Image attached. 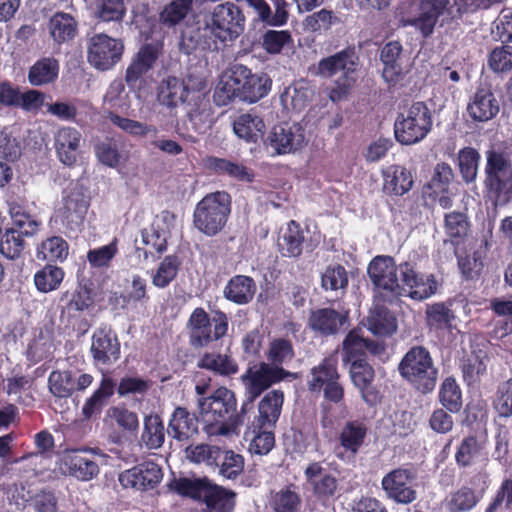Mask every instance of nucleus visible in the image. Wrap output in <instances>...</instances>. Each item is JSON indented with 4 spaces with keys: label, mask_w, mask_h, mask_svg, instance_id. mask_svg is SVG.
Listing matches in <instances>:
<instances>
[{
    "label": "nucleus",
    "mask_w": 512,
    "mask_h": 512,
    "mask_svg": "<svg viewBox=\"0 0 512 512\" xmlns=\"http://www.w3.org/2000/svg\"><path fill=\"white\" fill-rule=\"evenodd\" d=\"M197 367L208 370L215 376L232 377L239 371L237 361L227 353L205 352L197 361Z\"/></svg>",
    "instance_id": "obj_35"
},
{
    "label": "nucleus",
    "mask_w": 512,
    "mask_h": 512,
    "mask_svg": "<svg viewBox=\"0 0 512 512\" xmlns=\"http://www.w3.org/2000/svg\"><path fill=\"white\" fill-rule=\"evenodd\" d=\"M367 328L375 336L388 337L397 331V318L385 305L376 304L367 317Z\"/></svg>",
    "instance_id": "obj_38"
},
{
    "label": "nucleus",
    "mask_w": 512,
    "mask_h": 512,
    "mask_svg": "<svg viewBox=\"0 0 512 512\" xmlns=\"http://www.w3.org/2000/svg\"><path fill=\"white\" fill-rule=\"evenodd\" d=\"M188 341L194 349L208 347L228 333L229 319L221 310L214 313L213 318L202 307L195 308L187 321Z\"/></svg>",
    "instance_id": "obj_8"
},
{
    "label": "nucleus",
    "mask_w": 512,
    "mask_h": 512,
    "mask_svg": "<svg viewBox=\"0 0 512 512\" xmlns=\"http://www.w3.org/2000/svg\"><path fill=\"white\" fill-rule=\"evenodd\" d=\"M210 481L207 478L190 479L186 477L174 478L169 487L172 491L176 492L182 497H187L196 501H201L204 498Z\"/></svg>",
    "instance_id": "obj_47"
},
{
    "label": "nucleus",
    "mask_w": 512,
    "mask_h": 512,
    "mask_svg": "<svg viewBox=\"0 0 512 512\" xmlns=\"http://www.w3.org/2000/svg\"><path fill=\"white\" fill-rule=\"evenodd\" d=\"M367 273L375 291L384 301L397 298L400 282V264L391 256H376L368 265Z\"/></svg>",
    "instance_id": "obj_12"
},
{
    "label": "nucleus",
    "mask_w": 512,
    "mask_h": 512,
    "mask_svg": "<svg viewBox=\"0 0 512 512\" xmlns=\"http://www.w3.org/2000/svg\"><path fill=\"white\" fill-rule=\"evenodd\" d=\"M85 450H67L61 458V469L81 481H88L99 473L98 464L85 455Z\"/></svg>",
    "instance_id": "obj_26"
},
{
    "label": "nucleus",
    "mask_w": 512,
    "mask_h": 512,
    "mask_svg": "<svg viewBox=\"0 0 512 512\" xmlns=\"http://www.w3.org/2000/svg\"><path fill=\"white\" fill-rule=\"evenodd\" d=\"M483 187L494 209L512 201V144H492L485 151Z\"/></svg>",
    "instance_id": "obj_2"
},
{
    "label": "nucleus",
    "mask_w": 512,
    "mask_h": 512,
    "mask_svg": "<svg viewBox=\"0 0 512 512\" xmlns=\"http://www.w3.org/2000/svg\"><path fill=\"white\" fill-rule=\"evenodd\" d=\"M512 43H502L490 50L487 66L496 75H506L512 71Z\"/></svg>",
    "instance_id": "obj_51"
},
{
    "label": "nucleus",
    "mask_w": 512,
    "mask_h": 512,
    "mask_svg": "<svg viewBox=\"0 0 512 512\" xmlns=\"http://www.w3.org/2000/svg\"><path fill=\"white\" fill-rule=\"evenodd\" d=\"M123 52V42L105 33L95 34L88 41V62L100 71H107L114 67L121 60Z\"/></svg>",
    "instance_id": "obj_14"
},
{
    "label": "nucleus",
    "mask_w": 512,
    "mask_h": 512,
    "mask_svg": "<svg viewBox=\"0 0 512 512\" xmlns=\"http://www.w3.org/2000/svg\"><path fill=\"white\" fill-rule=\"evenodd\" d=\"M116 384L111 377H103L98 388L88 397L82 406V415L91 419L100 415L103 408L108 405L114 395Z\"/></svg>",
    "instance_id": "obj_39"
},
{
    "label": "nucleus",
    "mask_w": 512,
    "mask_h": 512,
    "mask_svg": "<svg viewBox=\"0 0 512 512\" xmlns=\"http://www.w3.org/2000/svg\"><path fill=\"white\" fill-rule=\"evenodd\" d=\"M127 12L124 0H98L95 17L101 22L121 24Z\"/></svg>",
    "instance_id": "obj_60"
},
{
    "label": "nucleus",
    "mask_w": 512,
    "mask_h": 512,
    "mask_svg": "<svg viewBox=\"0 0 512 512\" xmlns=\"http://www.w3.org/2000/svg\"><path fill=\"white\" fill-rule=\"evenodd\" d=\"M304 477L317 502L326 506L335 500L339 481L334 474L327 471L321 462H310L304 469Z\"/></svg>",
    "instance_id": "obj_17"
},
{
    "label": "nucleus",
    "mask_w": 512,
    "mask_h": 512,
    "mask_svg": "<svg viewBox=\"0 0 512 512\" xmlns=\"http://www.w3.org/2000/svg\"><path fill=\"white\" fill-rule=\"evenodd\" d=\"M106 417L121 431L136 434L139 430V419L136 412L129 410L125 405L111 406Z\"/></svg>",
    "instance_id": "obj_55"
},
{
    "label": "nucleus",
    "mask_w": 512,
    "mask_h": 512,
    "mask_svg": "<svg viewBox=\"0 0 512 512\" xmlns=\"http://www.w3.org/2000/svg\"><path fill=\"white\" fill-rule=\"evenodd\" d=\"M59 70L60 64L56 58L42 57L29 68L27 78L32 86H45L57 80Z\"/></svg>",
    "instance_id": "obj_42"
},
{
    "label": "nucleus",
    "mask_w": 512,
    "mask_h": 512,
    "mask_svg": "<svg viewBox=\"0 0 512 512\" xmlns=\"http://www.w3.org/2000/svg\"><path fill=\"white\" fill-rule=\"evenodd\" d=\"M81 133L73 127L60 128L54 137V146L61 163L73 166L79 154Z\"/></svg>",
    "instance_id": "obj_28"
},
{
    "label": "nucleus",
    "mask_w": 512,
    "mask_h": 512,
    "mask_svg": "<svg viewBox=\"0 0 512 512\" xmlns=\"http://www.w3.org/2000/svg\"><path fill=\"white\" fill-rule=\"evenodd\" d=\"M426 324L431 330H450L455 320L453 310L444 302H436L426 307Z\"/></svg>",
    "instance_id": "obj_50"
},
{
    "label": "nucleus",
    "mask_w": 512,
    "mask_h": 512,
    "mask_svg": "<svg viewBox=\"0 0 512 512\" xmlns=\"http://www.w3.org/2000/svg\"><path fill=\"white\" fill-rule=\"evenodd\" d=\"M49 34L57 45L71 42L78 34V22L71 14L58 11L47 24Z\"/></svg>",
    "instance_id": "obj_36"
},
{
    "label": "nucleus",
    "mask_w": 512,
    "mask_h": 512,
    "mask_svg": "<svg viewBox=\"0 0 512 512\" xmlns=\"http://www.w3.org/2000/svg\"><path fill=\"white\" fill-rule=\"evenodd\" d=\"M340 378L338 358L331 354L311 369L308 389L313 393L323 391L327 401L338 404L344 399V387Z\"/></svg>",
    "instance_id": "obj_10"
},
{
    "label": "nucleus",
    "mask_w": 512,
    "mask_h": 512,
    "mask_svg": "<svg viewBox=\"0 0 512 512\" xmlns=\"http://www.w3.org/2000/svg\"><path fill=\"white\" fill-rule=\"evenodd\" d=\"M352 349L353 354L368 359L367 353L380 356L385 352L383 342L364 338L360 329H353L348 332L343 340V352H349Z\"/></svg>",
    "instance_id": "obj_41"
},
{
    "label": "nucleus",
    "mask_w": 512,
    "mask_h": 512,
    "mask_svg": "<svg viewBox=\"0 0 512 512\" xmlns=\"http://www.w3.org/2000/svg\"><path fill=\"white\" fill-rule=\"evenodd\" d=\"M500 112V102L490 83H480L469 96L465 115L472 123H486Z\"/></svg>",
    "instance_id": "obj_16"
},
{
    "label": "nucleus",
    "mask_w": 512,
    "mask_h": 512,
    "mask_svg": "<svg viewBox=\"0 0 512 512\" xmlns=\"http://www.w3.org/2000/svg\"><path fill=\"white\" fill-rule=\"evenodd\" d=\"M65 272L61 267L46 264L34 274V284L41 293H49L57 290L63 279Z\"/></svg>",
    "instance_id": "obj_52"
},
{
    "label": "nucleus",
    "mask_w": 512,
    "mask_h": 512,
    "mask_svg": "<svg viewBox=\"0 0 512 512\" xmlns=\"http://www.w3.org/2000/svg\"><path fill=\"white\" fill-rule=\"evenodd\" d=\"M481 155L477 149L467 146L459 150L457 162L463 181L473 183L478 175Z\"/></svg>",
    "instance_id": "obj_57"
},
{
    "label": "nucleus",
    "mask_w": 512,
    "mask_h": 512,
    "mask_svg": "<svg viewBox=\"0 0 512 512\" xmlns=\"http://www.w3.org/2000/svg\"><path fill=\"white\" fill-rule=\"evenodd\" d=\"M357 61L355 48L348 47L322 58L318 62L317 73L326 78H331L339 71H342L343 75H353L356 72Z\"/></svg>",
    "instance_id": "obj_27"
},
{
    "label": "nucleus",
    "mask_w": 512,
    "mask_h": 512,
    "mask_svg": "<svg viewBox=\"0 0 512 512\" xmlns=\"http://www.w3.org/2000/svg\"><path fill=\"white\" fill-rule=\"evenodd\" d=\"M454 459L461 469L472 467L479 462H486L488 455L485 442L473 434L465 436L456 448Z\"/></svg>",
    "instance_id": "obj_29"
},
{
    "label": "nucleus",
    "mask_w": 512,
    "mask_h": 512,
    "mask_svg": "<svg viewBox=\"0 0 512 512\" xmlns=\"http://www.w3.org/2000/svg\"><path fill=\"white\" fill-rule=\"evenodd\" d=\"M398 372L416 392L424 395L434 391L439 378V368L431 352L422 345H414L404 354Z\"/></svg>",
    "instance_id": "obj_5"
},
{
    "label": "nucleus",
    "mask_w": 512,
    "mask_h": 512,
    "mask_svg": "<svg viewBox=\"0 0 512 512\" xmlns=\"http://www.w3.org/2000/svg\"><path fill=\"white\" fill-rule=\"evenodd\" d=\"M90 354L96 367H109L121 355V344L116 332L108 325L97 328L91 338Z\"/></svg>",
    "instance_id": "obj_19"
},
{
    "label": "nucleus",
    "mask_w": 512,
    "mask_h": 512,
    "mask_svg": "<svg viewBox=\"0 0 512 512\" xmlns=\"http://www.w3.org/2000/svg\"><path fill=\"white\" fill-rule=\"evenodd\" d=\"M89 208V202L84 194L71 192L64 200L62 210V221L70 229H79L86 217Z\"/></svg>",
    "instance_id": "obj_40"
},
{
    "label": "nucleus",
    "mask_w": 512,
    "mask_h": 512,
    "mask_svg": "<svg viewBox=\"0 0 512 512\" xmlns=\"http://www.w3.org/2000/svg\"><path fill=\"white\" fill-rule=\"evenodd\" d=\"M369 428L360 419L348 420L340 428L334 452L342 462L354 461L366 444Z\"/></svg>",
    "instance_id": "obj_15"
},
{
    "label": "nucleus",
    "mask_w": 512,
    "mask_h": 512,
    "mask_svg": "<svg viewBox=\"0 0 512 512\" xmlns=\"http://www.w3.org/2000/svg\"><path fill=\"white\" fill-rule=\"evenodd\" d=\"M438 283L432 273H423L417 263L404 261L400 263V282L397 298L405 296L415 301L426 300L436 294Z\"/></svg>",
    "instance_id": "obj_11"
},
{
    "label": "nucleus",
    "mask_w": 512,
    "mask_h": 512,
    "mask_svg": "<svg viewBox=\"0 0 512 512\" xmlns=\"http://www.w3.org/2000/svg\"><path fill=\"white\" fill-rule=\"evenodd\" d=\"M470 222L465 213L452 211L444 215V231L454 247L463 244L470 231Z\"/></svg>",
    "instance_id": "obj_46"
},
{
    "label": "nucleus",
    "mask_w": 512,
    "mask_h": 512,
    "mask_svg": "<svg viewBox=\"0 0 512 512\" xmlns=\"http://www.w3.org/2000/svg\"><path fill=\"white\" fill-rule=\"evenodd\" d=\"M202 502L207 512H233L236 494L222 486L210 483Z\"/></svg>",
    "instance_id": "obj_44"
},
{
    "label": "nucleus",
    "mask_w": 512,
    "mask_h": 512,
    "mask_svg": "<svg viewBox=\"0 0 512 512\" xmlns=\"http://www.w3.org/2000/svg\"><path fill=\"white\" fill-rule=\"evenodd\" d=\"M415 479L416 475L411 469L399 467L382 478L381 486L389 499L396 503L410 504L417 497Z\"/></svg>",
    "instance_id": "obj_20"
},
{
    "label": "nucleus",
    "mask_w": 512,
    "mask_h": 512,
    "mask_svg": "<svg viewBox=\"0 0 512 512\" xmlns=\"http://www.w3.org/2000/svg\"><path fill=\"white\" fill-rule=\"evenodd\" d=\"M204 167L218 176H228L234 180L245 183H252L255 173L252 169L242 163L216 156H207L204 159Z\"/></svg>",
    "instance_id": "obj_31"
},
{
    "label": "nucleus",
    "mask_w": 512,
    "mask_h": 512,
    "mask_svg": "<svg viewBox=\"0 0 512 512\" xmlns=\"http://www.w3.org/2000/svg\"><path fill=\"white\" fill-rule=\"evenodd\" d=\"M382 190L390 196H403L413 186L414 180L411 172L404 166L391 165L382 171Z\"/></svg>",
    "instance_id": "obj_34"
},
{
    "label": "nucleus",
    "mask_w": 512,
    "mask_h": 512,
    "mask_svg": "<svg viewBox=\"0 0 512 512\" xmlns=\"http://www.w3.org/2000/svg\"><path fill=\"white\" fill-rule=\"evenodd\" d=\"M294 357L293 343L285 337L274 338L266 352V358L273 367H282L283 364L290 362Z\"/></svg>",
    "instance_id": "obj_58"
},
{
    "label": "nucleus",
    "mask_w": 512,
    "mask_h": 512,
    "mask_svg": "<svg viewBox=\"0 0 512 512\" xmlns=\"http://www.w3.org/2000/svg\"><path fill=\"white\" fill-rule=\"evenodd\" d=\"M402 51L403 48L399 41H390L381 49L382 77L389 87L396 86L402 78V66L400 63Z\"/></svg>",
    "instance_id": "obj_33"
},
{
    "label": "nucleus",
    "mask_w": 512,
    "mask_h": 512,
    "mask_svg": "<svg viewBox=\"0 0 512 512\" xmlns=\"http://www.w3.org/2000/svg\"><path fill=\"white\" fill-rule=\"evenodd\" d=\"M161 467L153 461H144L120 473L119 482L124 488L140 491L154 489L162 480Z\"/></svg>",
    "instance_id": "obj_21"
},
{
    "label": "nucleus",
    "mask_w": 512,
    "mask_h": 512,
    "mask_svg": "<svg viewBox=\"0 0 512 512\" xmlns=\"http://www.w3.org/2000/svg\"><path fill=\"white\" fill-rule=\"evenodd\" d=\"M107 118L113 125L132 136L144 137L151 135L155 137L158 134L156 126L121 117L114 112H108Z\"/></svg>",
    "instance_id": "obj_63"
},
{
    "label": "nucleus",
    "mask_w": 512,
    "mask_h": 512,
    "mask_svg": "<svg viewBox=\"0 0 512 512\" xmlns=\"http://www.w3.org/2000/svg\"><path fill=\"white\" fill-rule=\"evenodd\" d=\"M94 377L89 373L78 376L71 370H53L48 377V388L58 398H68L74 392H82L92 385Z\"/></svg>",
    "instance_id": "obj_22"
},
{
    "label": "nucleus",
    "mask_w": 512,
    "mask_h": 512,
    "mask_svg": "<svg viewBox=\"0 0 512 512\" xmlns=\"http://www.w3.org/2000/svg\"><path fill=\"white\" fill-rule=\"evenodd\" d=\"M304 240L300 224L290 220L286 231L278 241V250L283 257L297 258L302 254Z\"/></svg>",
    "instance_id": "obj_45"
},
{
    "label": "nucleus",
    "mask_w": 512,
    "mask_h": 512,
    "mask_svg": "<svg viewBox=\"0 0 512 512\" xmlns=\"http://www.w3.org/2000/svg\"><path fill=\"white\" fill-rule=\"evenodd\" d=\"M304 139L302 128L299 125L281 123L272 128L266 143L276 154L280 155L299 149L302 147Z\"/></svg>",
    "instance_id": "obj_24"
},
{
    "label": "nucleus",
    "mask_w": 512,
    "mask_h": 512,
    "mask_svg": "<svg viewBox=\"0 0 512 512\" xmlns=\"http://www.w3.org/2000/svg\"><path fill=\"white\" fill-rule=\"evenodd\" d=\"M432 125V113L427 104L423 101L414 102L396 118L395 138L402 145L416 144L428 135Z\"/></svg>",
    "instance_id": "obj_9"
},
{
    "label": "nucleus",
    "mask_w": 512,
    "mask_h": 512,
    "mask_svg": "<svg viewBox=\"0 0 512 512\" xmlns=\"http://www.w3.org/2000/svg\"><path fill=\"white\" fill-rule=\"evenodd\" d=\"M169 237L170 232L165 230L160 223L157 222H153L149 228L142 230L143 243L150 247L149 252L152 255L153 252H155L158 257L167 251Z\"/></svg>",
    "instance_id": "obj_59"
},
{
    "label": "nucleus",
    "mask_w": 512,
    "mask_h": 512,
    "mask_svg": "<svg viewBox=\"0 0 512 512\" xmlns=\"http://www.w3.org/2000/svg\"><path fill=\"white\" fill-rule=\"evenodd\" d=\"M181 265L177 254L165 256L151 276L152 284L159 289L168 287L176 279Z\"/></svg>",
    "instance_id": "obj_49"
},
{
    "label": "nucleus",
    "mask_w": 512,
    "mask_h": 512,
    "mask_svg": "<svg viewBox=\"0 0 512 512\" xmlns=\"http://www.w3.org/2000/svg\"><path fill=\"white\" fill-rule=\"evenodd\" d=\"M232 211V197L225 190L206 194L195 206L193 225L202 234L213 237L227 225Z\"/></svg>",
    "instance_id": "obj_6"
},
{
    "label": "nucleus",
    "mask_w": 512,
    "mask_h": 512,
    "mask_svg": "<svg viewBox=\"0 0 512 512\" xmlns=\"http://www.w3.org/2000/svg\"><path fill=\"white\" fill-rule=\"evenodd\" d=\"M292 374L283 367H273L269 363L260 362L247 368L241 376L245 390L254 397H259L272 385L281 382Z\"/></svg>",
    "instance_id": "obj_18"
},
{
    "label": "nucleus",
    "mask_w": 512,
    "mask_h": 512,
    "mask_svg": "<svg viewBox=\"0 0 512 512\" xmlns=\"http://www.w3.org/2000/svg\"><path fill=\"white\" fill-rule=\"evenodd\" d=\"M219 473L227 479H235L244 468V459L240 454L219 447V455L213 464Z\"/></svg>",
    "instance_id": "obj_62"
},
{
    "label": "nucleus",
    "mask_w": 512,
    "mask_h": 512,
    "mask_svg": "<svg viewBox=\"0 0 512 512\" xmlns=\"http://www.w3.org/2000/svg\"><path fill=\"white\" fill-rule=\"evenodd\" d=\"M342 361L349 365V375L354 386L360 391L363 401L369 406H376L381 402L380 391L373 386L375 371L368 359L349 352L342 351Z\"/></svg>",
    "instance_id": "obj_13"
},
{
    "label": "nucleus",
    "mask_w": 512,
    "mask_h": 512,
    "mask_svg": "<svg viewBox=\"0 0 512 512\" xmlns=\"http://www.w3.org/2000/svg\"><path fill=\"white\" fill-rule=\"evenodd\" d=\"M256 290V282L252 277L239 274L229 279L223 294L232 303L246 305L253 300Z\"/></svg>",
    "instance_id": "obj_37"
},
{
    "label": "nucleus",
    "mask_w": 512,
    "mask_h": 512,
    "mask_svg": "<svg viewBox=\"0 0 512 512\" xmlns=\"http://www.w3.org/2000/svg\"><path fill=\"white\" fill-rule=\"evenodd\" d=\"M123 307L130 305H146L150 301V296L147 289V281L140 275H133L130 284L126 287L125 291L120 295Z\"/></svg>",
    "instance_id": "obj_61"
},
{
    "label": "nucleus",
    "mask_w": 512,
    "mask_h": 512,
    "mask_svg": "<svg viewBox=\"0 0 512 512\" xmlns=\"http://www.w3.org/2000/svg\"><path fill=\"white\" fill-rule=\"evenodd\" d=\"M438 399L450 413H458L462 409V392L454 377H446L439 387Z\"/></svg>",
    "instance_id": "obj_54"
},
{
    "label": "nucleus",
    "mask_w": 512,
    "mask_h": 512,
    "mask_svg": "<svg viewBox=\"0 0 512 512\" xmlns=\"http://www.w3.org/2000/svg\"><path fill=\"white\" fill-rule=\"evenodd\" d=\"M69 246L60 236H52L42 241L37 247V258L47 262L64 261L68 256Z\"/></svg>",
    "instance_id": "obj_56"
},
{
    "label": "nucleus",
    "mask_w": 512,
    "mask_h": 512,
    "mask_svg": "<svg viewBox=\"0 0 512 512\" xmlns=\"http://www.w3.org/2000/svg\"><path fill=\"white\" fill-rule=\"evenodd\" d=\"M274 428H260L252 422L245 432V437L251 436L250 450L258 455L268 454L275 445Z\"/></svg>",
    "instance_id": "obj_53"
},
{
    "label": "nucleus",
    "mask_w": 512,
    "mask_h": 512,
    "mask_svg": "<svg viewBox=\"0 0 512 512\" xmlns=\"http://www.w3.org/2000/svg\"><path fill=\"white\" fill-rule=\"evenodd\" d=\"M167 434L180 443L194 440L199 434L198 417L185 407H176L170 416Z\"/></svg>",
    "instance_id": "obj_25"
},
{
    "label": "nucleus",
    "mask_w": 512,
    "mask_h": 512,
    "mask_svg": "<svg viewBox=\"0 0 512 512\" xmlns=\"http://www.w3.org/2000/svg\"><path fill=\"white\" fill-rule=\"evenodd\" d=\"M242 9L231 1L215 5L204 16V26L198 30L197 44L203 50L217 51L220 45L236 40L245 30Z\"/></svg>",
    "instance_id": "obj_1"
},
{
    "label": "nucleus",
    "mask_w": 512,
    "mask_h": 512,
    "mask_svg": "<svg viewBox=\"0 0 512 512\" xmlns=\"http://www.w3.org/2000/svg\"><path fill=\"white\" fill-rule=\"evenodd\" d=\"M449 0H407L399 12V27H413L423 38L434 33Z\"/></svg>",
    "instance_id": "obj_7"
},
{
    "label": "nucleus",
    "mask_w": 512,
    "mask_h": 512,
    "mask_svg": "<svg viewBox=\"0 0 512 512\" xmlns=\"http://www.w3.org/2000/svg\"><path fill=\"white\" fill-rule=\"evenodd\" d=\"M165 427L158 414H149L144 417L141 441L148 449H158L165 441Z\"/></svg>",
    "instance_id": "obj_48"
},
{
    "label": "nucleus",
    "mask_w": 512,
    "mask_h": 512,
    "mask_svg": "<svg viewBox=\"0 0 512 512\" xmlns=\"http://www.w3.org/2000/svg\"><path fill=\"white\" fill-rule=\"evenodd\" d=\"M197 402L208 435H225L229 425H236L237 399L227 387L220 386L208 397L198 398Z\"/></svg>",
    "instance_id": "obj_4"
},
{
    "label": "nucleus",
    "mask_w": 512,
    "mask_h": 512,
    "mask_svg": "<svg viewBox=\"0 0 512 512\" xmlns=\"http://www.w3.org/2000/svg\"><path fill=\"white\" fill-rule=\"evenodd\" d=\"M347 317L333 308L312 310L308 318V327L322 336H331L339 332Z\"/></svg>",
    "instance_id": "obj_30"
},
{
    "label": "nucleus",
    "mask_w": 512,
    "mask_h": 512,
    "mask_svg": "<svg viewBox=\"0 0 512 512\" xmlns=\"http://www.w3.org/2000/svg\"><path fill=\"white\" fill-rule=\"evenodd\" d=\"M233 131L246 142L256 143L265 133V123L261 117L252 113L239 115L233 122Z\"/></svg>",
    "instance_id": "obj_43"
},
{
    "label": "nucleus",
    "mask_w": 512,
    "mask_h": 512,
    "mask_svg": "<svg viewBox=\"0 0 512 512\" xmlns=\"http://www.w3.org/2000/svg\"><path fill=\"white\" fill-rule=\"evenodd\" d=\"M284 393L274 389L265 394L258 404V415L252 422L260 428H275L282 412Z\"/></svg>",
    "instance_id": "obj_32"
},
{
    "label": "nucleus",
    "mask_w": 512,
    "mask_h": 512,
    "mask_svg": "<svg viewBox=\"0 0 512 512\" xmlns=\"http://www.w3.org/2000/svg\"><path fill=\"white\" fill-rule=\"evenodd\" d=\"M199 92L191 90L185 81L176 76L164 78L157 87V100L168 108H176L179 105H191V99Z\"/></svg>",
    "instance_id": "obj_23"
},
{
    "label": "nucleus",
    "mask_w": 512,
    "mask_h": 512,
    "mask_svg": "<svg viewBox=\"0 0 512 512\" xmlns=\"http://www.w3.org/2000/svg\"><path fill=\"white\" fill-rule=\"evenodd\" d=\"M271 86L268 74H254L248 67L235 64L226 80L217 85L213 98L218 106H226L235 99L256 103L269 93Z\"/></svg>",
    "instance_id": "obj_3"
},
{
    "label": "nucleus",
    "mask_w": 512,
    "mask_h": 512,
    "mask_svg": "<svg viewBox=\"0 0 512 512\" xmlns=\"http://www.w3.org/2000/svg\"><path fill=\"white\" fill-rule=\"evenodd\" d=\"M487 366L484 360L475 353L467 355L461 362L463 380L469 387L478 386L486 374Z\"/></svg>",
    "instance_id": "obj_64"
}]
</instances>
